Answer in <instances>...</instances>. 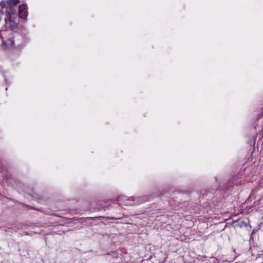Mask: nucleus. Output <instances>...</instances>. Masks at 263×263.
Returning <instances> with one entry per match:
<instances>
[{
	"instance_id": "obj_1",
	"label": "nucleus",
	"mask_w": 263,
	"mask_h": 263,
	"mask_svg": "<svg viewBox=\"0 0 263 263\" xmlns=\"http://www.w3.org/2000/svg\"><path fill=\"white\" fill-rule=\"evenodd\" d=\"M5 27L13 30L17 27V22L16 14L13 11L8 12L5 18Z\"/></svg>"
},
{
	"instance_id": "obj_2",
	"label": "nucleus",
	"mask_w": 263,
	"mask_h": 263,
	"mask_svg": "<svg viewBox=\"0 0 263 263\" xmlns=\"http://www.w3.org/2000/svg\"><path fill=\"white\" fill-rule=\"evenodd\" d=\"M27 6L25 4H22L18 9V15L20 18L26 19L28 15Z\"/></svg>"
},
{
	"instance_id": "obj_3",
	"label": "nucleus",
	"mask_w": 263,
	"mask_h": 263,
	"mask_svg": "<svg viewBox=\"0 0 263 263\" xmlns=\"http://www.w3.org/2000/svg\"><path fill=\"white\" fill-rule=\"evenodd\" d=\"M21 2V0H7L6 2H3L2 3L1 5L2 8L4 7H9L10 9L12 8L14 6L16 5L18 3Z\"/></svg>"
},
{
	"instance_id": "obj_4",
	"label": "nucleus",
	"mask_w": 263,
	"mask_h": 263,
	"mask_svg": "<svg viewBox=\"0 0 263 263\" xmlns=\"http://www.w3.org/2000/svg\"><path fill=\"white\" fill-rule=\"evenodd\" d=\"M14 41L13 39H10L5 43H3L4 47L6 49L12 48L13 47Z\"/></svg>"
}]
</instances>
